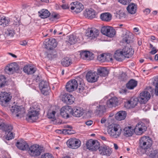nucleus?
Listing matches in <instances>:
<instances>
[{
    "label": "nucleus",
    "instance_id": "nucleus-1",
    "mask_svg": "<svg viewBox=\"0 0 158 158\" xmlns=\"http://www.w3.org/2000/svg\"><path fill=\"white\" fill-rule=\"evenodd\" d=\"M152 141L151 138L148 136H143L139 140V147L143 150V153L149 154L151 149Z\"/></svg>",
    "mask_w": 158,
    "mask_h": 158
},
{
    "label": "nucleus",
    "instance_id": "nucleus-2",
    "mask_svg": "<svg viewBox=\"0 0 158 158\" xmlns=\"http://www.w3.org/2000/svg\"><path fill=\"white\" fill-rule=\"evenodd\" d=\"M106 102L104 99L101 100L99 103L95 102L92 103L90 106L93 108H95V113L101 116L106 111Z\"/></svg>",
    "mask_w": 158,
    "mask_h": 158
},
{
    "label": "nucleus",
    "instance_id": "nucleus-3",
    "mask_svg": "<svg viewBox=\"0 0 158 158\" xmlns=\"http://www.w3.org/2000/svg\"><path fill=\"white\" fill-rule=\"evenodd\" d=\"M122 131L120 125L115 124L109 126L107 132L111 137L116 138L120 136Z\"/></svg>",
    "mask_w": 158,
    "mask_h": 158
},
{
    "label": "nucleus",
    "instance_id": "nucleus-4",
    "mask_svg": "<svg viewBox=\"0 0 158 158\" xmlns=\"http://www.w3.org/2000/svg\"><path fill=\"white\" fill-rule=\"evenodd\" d=\"M43 150V148L41 147L39 145L34 144L29 147L28 152L31 156H37L40 155Z\"/></svg>",
    "mask_w": 158,
    "mask_h": 158
},
{
    "label": "nucleus",
    "instance_id": "nucleus-5",
    "mask_svg": "<svg viewBox=\"0 0 158 158\" xmlns=\"http://www.w3.org/2000/svg\"><path fill=\"white\" fill-rule=\"evenodd\" d=\"M100 144L97 140L90 139L86 143L87 148L91 151H96L100 147Z\"/></svg>",
    "mask_w": 158,
    "mask_h": 158
},
{
    "label": "nucleus",
    "instance_id": "nucleus-6",
    "mask_svg": "<svg viewBox=\"0 0 158 158\" xmlns=\"http://www.w3.org/2000/svg\"><path fill=\"white\" fill-rule=\"evenodd\" d=\"M11 98V96L10 94L5 92L0 93V104L6 107L7 106L8 102Z\"/></svg>",
    "mask_w": 158,
    "mask_h": 158
},
{
    "label": "nucleus",
    "instance_id": "nucleus-7",
    "mask_svg": "<svg viewBox=\"0 0 158 158\" xmlns=\"http://www.w3.org/2000/svg\"><path fill=\"white\" fill-rule=\"evenodd\" d=\"M43 45L47 49L53 50L56 47L57 43L54 39H47L44 42Z\"/></svg>",
    "mask_w": 158,
    "mask_h": 158
},
{
    "label": "nucleus",
    "instance_id": "nucleus-8",
    "mask_svg": "<svg viewBox=\"0 0 158 158\" xmlns=\"http://www.w3.org/2000/svg\"><path fill=\"white\" fill-rule=\"evenodd\" d=\"M147 129V127L145 124L142 122H140L136 125L134 129V132L137 135H140L145 131Z\"/></svg>",
    "mask_w": 158,
    "mask_h": 158
},
{
    "label": "nucleus",
    "instance_id": "nucleus-9",
    "mask_svg": "<svg viewBox=\"0 0 158 158\" xmlns=\"http://www.w3.org/2000/svg\"><path fill=\"white\" fill-rule=\"evenodd\" d=\"M19 69V66L16 63L14 62L7 66L5 69V71L9 74H12L15 72H17Z\"/></svg>",
    "mask_w": 158,
    "mask_h": 158
},
{
    "label": "nucleus",
    "instance_id": "nucleus-10",
    "mask_svg": "<svg viewBox=\"0 0 158 158\" xmlns=\"http://www.w3.org/2000/svg\"><path fill=\"white\" fill-rule=\"evenodd\" d=\"M151 95L150 93L147 91L141 93L138 98L139 102L141 104H144L150 99Z\"/></svg>",
    "mask_w": 158,
    "mask_h": 158
},
{
    "label": "nucleus",
    "instance_id": "nucleus-11",
    "mask_svg": "<svg viewBox=\"0 0 158 158\" xmlns=\"http://www.w3.org/2000/svg\"><path fill=\"white\" fill-rule=\"evenodd\" d=\"M77 86V81L73 79L69 81L66 84L65 88L66 90L69 92L74 91Z\"/></svg>",
    "mask_w": 158,
    "mask_h": 158
},
{
    "label": "nucleus",
    "instance_id": "nucleus-12",
    "mask_svg": "<svg viewBox=\"0 0 158 158\" xmlns=\"http://www.w3.org/2000/svg\"><path fill=\"white\" fill-rule=\"evenodd\" d=\"M67 144L69 147L72 149H77L81 145V142L78 139H70L67 142Z\"/></svg>",
    "mask_w": 158,
    "mask_h": 158
},
{
    "label": "nucleus",
    "instance_id": "nucleus-13",
    "mask_svg": "<svg viewBox=\"0 0 158 158\" xmlns=\"http://www.w3.org/2000/svg\"><path fill=\"white\" fill-rule=\"evenodd\" d=\"M99 33V31L96 28H91L88 29L85 35L89 38L92 40L97 37Z\"/></svg>",
    "mask_w": 158,
    "mask_h": 158
},
{
    "label": "nucleus",
    "instance_id": "nucleus-14",
    "mask_svg": "<svg viewBox=\"0 0 158 158\" xmlns=\"http://www.w3.org/2000/svg\"><path fill=\"white\" fill-rule=\"evenodd\" d=\"M39 86L41 92L44 95H47L48 94L50 88L47 81H42L40 83Z\"/></svg>",
    "mask_w": 158,
    "mask_h": 158
},
{
    "label": "nucleus",
    "instance_id": "nucleus-15",
    "mask_svg": "<svg viewBox=\"0 0 158 158\" xmlns=\"http://www.w3.org/2000/svg\"><path fill=\"white\" fill-rule=\"evenodd\" d=\"M72 108L71 106H66L62 107L60 110V114L64 118H67L69 117V115L71 114Z\"/></svg>",
    "mask_w": 158,
    "mask_h": 158
},
{
    "label": "nucleus",
    "instance_id": "nucleus-16",
    "mask_svg": "<svg viewBox=\"0 0 158 158\" xmlns=\"http://www.w3.org/2000/svg\"><path fill=\"white\" fill-rule=\"evenodd\" d=\"M98 77L97 72L91 71L88 72L86 75L87 80L89 82H94L96 81Z\"/></svg>",
    "mask_w": 158,
    "mask_h": 158
},
{
    "label": "nucleus",
    "instance_id": "nucleus-17",
    "mask_svg": "<svg viewBox=\"0 0 158 158\" xmlns=\"http://www.w3.org/2000/svg\"><path fill=\"white\" fill-rule=\"evenodd\" d=\"M98 149L99 153L102 155L109 156L112 152L111 148L105 145L100 146Z\"/></svg>",
    "mask_w": 158,
    "mask_h": 158
},
{
    "label": "nucleus",
    "instance_id": "nucleus-18",
    "mask_svg": "<svg viewBox=\"0 0 158 158\" xmlns=\"http://www.w3.org/2000/svg\"><path fill=\"white\" fill-rule=\"evenodd\" d=\"M10 110L12 112L17 114L16 116L17 117L20 116V115L23 114L25 112L24 109L22 106H19L17 105L12 106Z\"/></svg>",
    "mask_w": 158,
    "mask_h": 158
},
{
    "label": "nucleus",
    "instance_id": "nucleus-19",
    "mask_svg": "<svg viewBox=\"0 0 158 158\" xmlns=\"http://www.w3.org/2000/svg\"><path fill=\"white\" fill-rule=\"evenodd\" d=\"M139 102L138 99L132 97L130 100L125 103V106L127 108H133L137 105Z\"/></svg>",
    "mask_w": 158,
    "mask_h": 158
},
{
    "label": "nucleus",
    "instance_id": "nucleus-20",
    "mask_svg": "<svg viewBox=\"0 0 158 158\" xmlns=\"http://www.w3.org/2000/svg\"><path fill=\"white\" fill-rule=\"evenodd\" d=\"M124 57L129 58L131 57L134 53V51L131 47H125L122 51Z\"/></svg>",
    "mask_w": 158,
    "mask_h": 158
},
{
    "label": "nucleus",
    "instance_id": "nucleus-21",
    "mask_svg": "<svg viewBox=\"0 0 158 158\" xmlns=\"http://www.w3.org/2000/svg\"><path fill=\"white\" fill-rule=\"evenodd\" d=\"M118 103V99L116 97H113L107 101L105 104L107 107L110 108L115 107L117 105Z\"/></svg>",
    "mask_w": 158,
    "mask_h": 158
},
{
    "label": "nucleus",
    "instance_id": "nucleus-22",
    "mask_svg": "<svg viewBox=\"0 0 158 158\" xmlns=\"http://www.w3.org/2000/svg\"><path fill=\"white\" fill-rule=\"evenodd\" d=\"M39 114V111L35 110H31L29 111L27 116L29 120H35L38 118L37 116Z\"/></svg>",
    "mask_w": 158,
    "mask_h": 158
},
{
    "label": "nucleus",
    "instance_id": "nucleus-23",
    "mask_svg": "<svg viewBox=\"0 0 158 158\" xmlns=\"http://www.w3.org/2000/svg\"><path fill=\"white\" fill-rule=\"evenodd\" d=\"M16 146L19 149L22 150H26L28 148V144L23 139L18 141L16 143Z\"/></svg>",
    "mask_w": 158,
    "mask_h": 158
},
{
    "label": "nucleus",
    "instance_id": "nucleus-24",
    "mask_svg": "<svg viewBox=\"0 0 158 158\" xmlns=\"http://www.w3.org/2000/svg\"><path fill=\"white\" fill-rule=\"evenodd\" d=\"M74 98L72 95H64L62 97V100L67 104H71L74 102Z\"/></svg>",
    "mask_w": 158,
    "mask_h": 158
},
{
    "label": "nucleus",
    "instance_id": "nucleus-25",
    "mask_svg": "<svg viewBox=\"0 0 158 158\" xmlns=\"http://www.w3.org/2000/svg\"><path fill=\"white\" fill-rule=\"evenodd\" d=\"M83 114L82 109L79 107H74L72 109L71 114L74 116L77 117H80Z\"/></svg>",
    "mask_w": 158,
    "mask_h": 158
},
{
    "label": "nucleus",
    "instance_id": "nucleus-26",
    "mask_svg": "<svg viewBox=\"0 0 158 158\" xmlns=\"http://www.w3.org/2000/svg\"><path fill=\"white\" fill-rule=\"evenodd\" d=\"M122 131L124 135L128 137L132 135L134 132V130L131 126H128L125 127Z\"/></svg>",
    "mask_w": 158,
    "mask_h": 158
},
{
    "label": "nucleus",
    "instance_id": "nucleus-27",
    "mask_svg": "<svg viewBox=\"0 0 158 158\" xmlns=\"http://www.w3.org/2000/svg\"><path fill=\"white\" fill-rule=\"evenodd\" d=\"M84 15L86 17H88L90 19L95 18L96 16V14L94 10L91 8L89 10H86Z\"/></svg>",
    "mask_w": 158,
    "mask_h": 158
},
{
    "label": "nucleus",
    "instance_id": "nucleus-28",
    "mask_svg": "<svg viewBox=\"0 0 158 158\" xmlns=\"http://www.w3.org/2000/svg\"><path fill=\"white\" fill-rule=\"evenodd\" d=\"M132 34L129 31H127L123 36L122 40L123 43H127V44L130 43L132 41Z\"/></svg>",
    "mask_w": 158,
    "mask_h": 158
},
{
    "label": "nucleus",
    "instance_id": "nucleus-29",
    "mask_svg": "<svg viewBox=\"0 0 158 158\" xmlns=\"http://www.w3.org/2000/svg\"><path fill=\"white\" fill-rule=\"evenodd\" d=\"M80 55L81 57L83 59L88 58V59L92 60L94 58V54L88 51H82Z\"/></svg>",
    "mask_w": 158,
    "mask_h": 158
},
{
    "label": "nucleus",
    "instance_id": "nucleus-30",
    "mask_svg": "<svg viewBox=\"0 0 158 158\" xmlns=\"http://www.w3.org/2000/svg\"><path fill=\"white\" fill-rule=\"evenodd\" d=\"M24 72L28 74H32L35 71V69L33 67L29 65H25L23 69Z\"/></svg>",
    "mask_w": 158,
    "mask_h": 158
},
{
    "label": "nucleus",
    "instance_id": "nucleus-31",
    "mask_svg": "<svg viewBox=\"0 0 158 158\" xmlns=\"http://www.w3.org/2000/svg\"><path fill=\"white\" fill-rule=\"evenodd\" d=\"M127 115V113L124 111H120L117 112L115 115V119L119 121L125 119Z\"/></svg>",
    "mask_w": 158,
    "mask_h": 158
},
{
    "label": "nucleus",
    "instance_id": "nucleus-32",
    "mask_svg": "<svg viewBox=\"0 0 158 158\" xmlns=\"http://www.w3.org/2000/svg\"><path fill=\"white\" fill-rule=\"evenodd\" d=\"M114 57L116 60L119 61H122L125 57L122 51L119 50L115 52L114 55Z\"/></svg>",
    "mask_w": 158,
    "mask_h": 158
},
{
    "label": "nucleus",
    "instance_id": "nucleus-33",
    "mask_svg": "<svg viewBox=\"0 0 158 158\" xmlns=\"http://www.w3.org/2000/svg\"><path fill=\"white\" fill-rule=\"evenodd\" d=\"M97 72L98 75L103 77L107 76L109 73V71L106 68L102 67L98 69Z\"/></svg>",
    "mask_w": 158,
    "mask_h": 158
},
{
    "label": "nucleus",
    "instance_id": "nucleus-34",
    "mask_svg": "<svg viewBox=\"0 0 158 158\" xmlns=\"http://www.w3.org/2000/svg\"><path fill=\"white\" fill-rule=\"evenodd\" d=\"M39 15L43 19L47 18L50 15V13L47 10L43 9L39 11Z\"/></svg>",
    "mask_w": 158,
    "mask_h": 158
},
{
    "label": "nucleus",
    "instance_id": "nucleus-35",
    "mask_svg": "<svg viewBox=\"0 0 158 158\" xmlns=\"http://www.w3.org/2000/svg\"><path fill=\"white\" fill-rule=\"evenodd\" d=\"M127 9L129 13L131 14H134L136 13L137 6L135 4L131 3L129 5Z\"/></svg>",
    "mask_w": 158,
    "mask_h": 158
},
{
    "label": "nucleus",
    "instance_id": "nucleus-36",
    "mask_svg": "<svg viewBox=\"0 0 158 158\" xmlns=\"http://www.w3.org/2000/svg\"><path fill=\"white\" fill-rule=\"evenodd\" d=\"M137 81L131 79L127 84L126 87L128 89H132L137 86Z\"/></svg>",
    "mask_w": 158,
    "mask_h": 158
},
{
    "label": "nucleus",
    "instance_id": "nucleus-37",
    "mask_svg": "<svg viewBox=\"0 0 158 158\" xmlns=\"http://www.w3.org/2000/svg\"><path fill=\"white\" fill-rule=\"evenodd\" d=\"M111 15L109 13H104L101 14L100 18L102 20L106 21H109L111 19Z\"/></svg>",
    "mask_w": 158,
    "mask_h": 158
},
{
    "label": "nucleus",
    "instance_id": "nucleus-38",
    "mask_svg": "<svg viewBox=\"0 0 158 158\" xmlns=\"http://www.w3.org/2000/svg\"><path fill=\"white\" fill-rule=\"evenodd\" d=\"M76 89L77 90V92L80 93L83 92L85 90V85L81 79H80L79 83L77 82V86Z\"/></svg>",
    "mask_w": 158,
    "mask_h": 158
},
{
    "label": "nucleus",
    "instance_id": "nucleus-39",
    "mask_svg": "<svg viewBox=\"0 0 158 158\" xmlns=\"http://www.w3.org/2000/svg\"><path fill=\"white\" fill-rule=\"evenodd\" d=\"M61 64L63 66L68 67L72 64V60L69 57H65L62 59Z\"/></svg>",
    "mask_w": 158,
    "mask_h": 158
},
{
    "label": "nucleus",
    "instance_id": "nucleus-40",
    "mask_svg": "<svg viewBox=\"0 0 158 158\" xmlns=\"http://www.w3.org/2000/svg\"><path fill=\"white\" fill-rule=\"evenodd\" d=\"M57 56V52L55 50H49L48 52L47 57L49 59L51 60Z\"/></svg>",
    "mask_w": 158,
    "mask_h": 158
},
{
    "label": "nucleus",
    "instance_id": "nucleus-41",
    "mask_svg": "<svg viewBox=\"0 0 158 158\" xmlns=\"http://www.w3.org/2000/svg\"><path fill=\"white\" fill-rule=\"evenodd\" d=\"M77 41V36L74 35H70L69 36V43L71 44H75Z\"/></svg>",
    "mask_w": 158,
    "mask_h": 158
},
{
    "label": "nucleus",
    "instance_id": "nucleus-42",
    "mask_svg": "<svg viewBox=\"0 0 158 158\" xmlns=\"http://www.w3.org/2000/svg\"><path fill=\"white\" fill-rule=\"evenodd\" d=\"M83 9V6L79 2H77L75 5V12L79 13Z\"/></svg>",
    "mask_w": 158,
    "mask_h": 158
},
{
    "label": "nucleus",
    "instance_id": "nucleus-43",
    "mask_svg": "<svg viewBox=\"0 0 158 158\" xmlns=\"http://www.w3.org/2000/svg\"><path fill=\"white\" fill-rule=\"evenodd\" d=\"M6 82V80L5 76L0 75V88L5 86Z\"/></svg>",
    "mask_w": 158,
    "mask_h": 158
},
{
    "label": "nucleus",
    "instance_id": "nucleus-44",
    "mask_svg": "<svg viewBox=\"0 0 158 158\" xmlns=\"http://www.w3.org/2000/svg\"><path fill=\"white\" fill-rule=\"evenodd\" d=\"M110 29H111V27L110 26L103 27L101 29V32L103 35L107 36L109 31H110Z\"/></svg>",
    "mask_w": 158,
    "mask_h": 158
},
{
    "label": "nucleus",
    "instance_id": "nucleus-45",
    "mask_svg": "<svg viewBox=\"0 0 158 158\" xmlns=\"http://www.w3.org/2000/svg\"><path fill=\"white\" fill-rule=\"evenodd\" d=\"M149 156L153 158H158V150H153L151 151Z\"/></svg>",
    "mask_w": 158,
    "mask_h": 158
},
{
    "label": "nucleus",
    "instance_id": "nucleus-46",
    "mask_svg": "<svg viewBox=\"0 0 158 158\" xmlns=\"http://www.w3.org/2000/svg\"><path fill=\"white\" fill-rule=\"evenodd\" d=\"M115 34V30L113 29L112 27H111V29H110V31H109L107 36L110 37H113Z\"/></svg>",
    "mask_w": 158,
    "mask_h": 158
},
{
    "label": "nucleus",
    "instance_id": "nucleus-47",
    "mask_svg": "<svg viewBox=\"0 0 158 158\" xmlns=\"http://www.w3.org/2000/svg\"><path fill=\"white\" fill-rule=\"evenodd\" d=\"M98 60L102 62H105L106 60V56L104 54H102L98 55L97 57Z\"/></svg>",
    "mask_w": 158,
    "mask_h": 158
},
{
    "label": "nucleus",
    "instance_id": "nucleus-48",
    "mask_svg": "<svg viewBox=\"0 0 158 158\" xmlns=\"http://www.w3.org/2000/svg\"><path fill=\"white\" fill-rule=\"evenodd\" d=\"M1 22L2 23L1 25H3V26H6L8 23V21L5 17L2 18Z\"/></svg>",
    "mask_w": 158,
    "mask_h": 158
},
{
    "label": "nucleus",
    "instance_id": "nucleus-49",
    "mask_svg": "<svg viewBox=\"0 0 158 158\" xmlns=\"http://www.w3.org/2000/svg\"><path fill=\"white\" fill-rule=\"evenodd\" d=\"M56 113L54 111H53L52 112H49L47 114L48 118L50 119L54 118Z\"/></svg>",
    "mask_w": 158,
    "mask_h": 158
},
{
    "label": "nucleus",
    "instance_id": "nucleus-50",
    "mask_svg": "<svg viewBox=\"0 0 158 158\" xmlns=\"http://www.w3.org/2000/svg\"><path fill=\"white\" fill-rule=\"evenodd\" d=\"M6 33L8 35L12 37L14 36L15 33L13 30L8 29L6 32Z\"/></svg>",
    "mask_w": 158,
    "mask_h": 158
},
{
    "label": "nucleus",
    "instance_id": "nucleus-51",
    "mask_svg": "<svg viewBox=\"0 0 158 158\" xmlns=\"http://www.w3.org/2000/svg\"><path fill=\"white\" fill-rule=\"evenodd\" d=\"M125 14L124 12H123L121 10H119L117 13V17L120 19L122 17H125Z\"/></svg>",
    "mask_w": 158,
    "mask_h": 158
},
{
    "label": "nucleus",
    "instance_id": "nucleus-52",
    "mask_svg": "<svg viewBox=\"0 0 158 158\" xmlns=\"http://www.w3.org/2000/svg\"><path fill=\"white\" fill-rule=\"evenodd\" d=\"M131 0H118V2L121 3L126 5L128 4L131 1Z\"/></svg>",
    "mask_w": 158,
    "mask_h": 158
},
{
    "label": "nucleus",
    "instance_id": "nucleus-53",
    "mask_svg": "<svg viewBox=\"0 0 158 158\" xmlns=\"http://www.w3.org/2000/svg\"><path fill=\"white\" fill-rule=\"evenodd\" d=\"M41 158H53L52 155L49 153H46L42 155Z\"/></svg>",
    "mask_w": 158,
    "mask_h": 158
},
{
    "label": "nucleus",
    "instance_id": "nucleus-54",
    "mask_svg": "<svg viewBox=\"0 0 158 158\" xmlns=\"http://www.w3.org/2000/svg\"><path fill=\"white\" fill-rule=\"evenodd\" d=\"M59 15L56 14H52V15H51V18H52V20L55 19H58L59 18Z\"/></svg>",
    "mask_w": 158,
    "mask_h": 158
},
{
    "label": "nucleus",
    "instance_id": "nucleus-55",
    "mask_svg": "<svg viewBox=\"0 0 158 158\" xmlns=\"http://www.w3.org/2000/svg\"><path fill=\"white\" fill-rule=\"evenodd\" d=\"M157 51L158 50L156 49L155 47H153L152 49V51L150 52V53L152 55H154L157 52Z\"/></svg>",
    "mask_w": 158,
    "mask_h": 158
},
{
    "label": "nucleus",
    "instance_id": "nucleus-56",
    "mask_svg": "<svg viewBox=\"0 0 158 158\" xmlns=\"http://www.w3.org/2000/svg\"><path fill=\"white\" fill-rule=\"evenodd\" d=\"M155 93L156 95L158 96V82L156 84L155 89Z\"/></svg>",
    "mask_w": 158,
    "mask_h": 158
},
{
    "label": "nucleus",
    "instance_id": "nucleus-57",
    "mask_svg": "<svg viewBox=\"0 0 158 158\" xmlns=\"http://www.w3.org/2000/svg\"><path fill=\"white\" fill-rule=\"evenodd\" d=\"M27 44V42L26 40H23L20 42V44L23 46H25Z\"/></svg>",
    "mask_w": 158,
    "mask_h": 158
},
{
    "label": "nucleus",
    "instance_id": "nucleus-58",
    "mask_svg": "<svg viewBox=\"0 0 158 158\" xmlns=\"http://www.w3.org/2000/svg\"><path fill=\"white\" fill-rule=\"evenodd\" d=\"M93 123V122L92 120L88 121L85 122L86 124L88 126H90Z\"/></svg>",
    "mask_w": 158,
    "mask_h": 158
},
{
    "label": "nucleus",
    "instance_id": "nucleus-59",
    "mask_svg": "<svg viewBox=\"0 0 158 158\" xmlns=\"http://www.w3.org/2000/svg\"><path fill=\"white\" fill-rule=\"evenodd\" d=\"M150 12V10L149 9L147 8L145 9L144 11V12L146 15L149 14Z\"/></svg>",
    "mask_w": 158,
    "mask_h": 158
},
{
    "label": "nucleus",
    "instance_id": "nucleus-60",
    "mask_svg": "<svg viewBox=\"0 0 158 158\" xmlns=\"http://www.w3.org/2000/svg\"><path fill=\"white\" fill-rule=\"evenodd\" d=\"M61 7L64 9H66L69 8L68 5L67 4H63L61 6Z\"/></svg>",
    "mask_w": 158,
    "mask_h": 158
},
{
    "label": "nucleus",
    "instance_id": "nucleus-61",
    "mask_svg": "<svg viewBox=\"0 0 158 158\" xmlns=\"http://www.w3.org/2000/svg\"><path fill=\"white\" fill-rule=\"evenodd\" d=\"M106 118L104 117H103L102 118V119L101 120V123L102 124H103V123H105L106 122Z\"/></svg>",
    "mask_w": 158,
    "mask_h": 158
},
{
    "label": "nucleus",
    "instance_id": "nucleus-62",
    "mask_svg": "<svg viewBox=\"0 0 158 158\" xmlns=\"http://www.w3.org/2000/svg\"><path fill=\"white\" fill-rule=\"evenodd\" d=\"M114 147L115 149L117 150L118 148V146L116 143H114Z\"/></svg>",
    "mask_w": 158,
    "mask_h": 158
},
{
    "label": "nucleus",
    "instance_id": "nucleus-63",
    "mask_svg": "<svg viewBox=\"0 0 158 158\" xmlns=\"http://www.w3.org/2000/svg\"><path fill=\"white\" fill-rule=\"evenodd\" d=\"M9 54L10 55H11L13 57H14V58H16L17 57V56L16 55H15V54H12V53H9Z\"/></svg>",
    "mask_w": 158,
    "mask_h": 158
},
{
    "label": "nucleus",
    "instance_id": "nucleus-64",
    "mask_svg": "<svg viewBox=\"0 0 158 158\" xmlns=\"http://www.w3.org/2000/svg\"><path fill=\"white\" fill-rule=\"evenodd\" d=\"M155 59L156 60H158V55L156 54L155 56Z\"/></svg>",
    "mask_w": 158,
    "mask_h": 158
}]
</instances>
